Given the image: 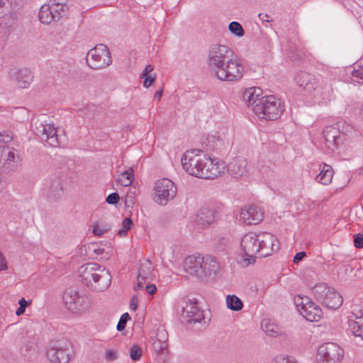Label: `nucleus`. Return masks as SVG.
<instances>
[{"mask_svg":"<svg viewBox=\"0 0 363 363\" xmlns=\"http://www.w3.org/2000/svg\"><path fill=\"white\" fill-rule=\"evenodd\" d=\"M184 169L196 177L214 179L225 172V164L217 158H211L200 150L186 151L181 159Z\"/></svg>","mask_w":363,"mask_h":363,"instance_id":"f257e3e1","label":"nucleus"},{"mask_svg":"<svg viewBox=\"0 0 363 363\" xmlns=\"http://www.w3.org/2000/svg\"><path fill=\"white\" fill-rule=\"evenodd\" d=\"M78 273L82 282L93 291H104L111 285L110 272L96 263L91 262L81 266Z\"/></svg>","mask_w":363,"mask_h":363,"instance_id":"f03ea898","label":"nucleus"},{"mask_svg":"<svg viewBox=\"0 0 363 363\" xmlns=\"http://www.w3.org/2000/svg\"><path fill=\"white\" fill-rule=\"evenodd\" d=\"M284 111V102L272 95L260 97L253 108L254 113L259 119L265 121H275L281 117Z\"/></svg>","mask_w":363,"mask_h":363,"instance_id":"7ed1b4c3","label":"nucleus"},{"mask_svg":"<svg viewBox=\"0 0 363 363\" xmlns=\"http://www.w3.org/2000/svg\"><path fill=\"white\" fill-rule=\"evenodd\" d=\"M315 298L325 307L335 310L342 304V298L336 290L325 284H316L313 289Z\"/></svg>","mask_w":363,"mask_h":363,"instance_id":"20e7f679","label":"nucleus"},{"mask_svg":"<svg viewBox=\"0 0 363 363\" xmlns=\"http://www.w3.org/2000/svg\"><path fill=\"white\" fill-rule=\"evenodd\" d=\"M244 72L245 67L241 60L233 55L218 72H216L215 76L223 82H235L242 78Z\"/></svg>","mask_w":363,"mask_h":363,"instance_id":"39448f33","label":"nucleus"},{"mask_svg":"<svg viewBox=\"0 0 363 363\" xmlns=\"http://www.w3.org/2000/svg\"><path fill=\"white\" fill-rule=\"evenodd\" d=\"M72 352L69 342L64 338L50 340L47 347V358L50 363H68Z\"/></svg>","mask_w":363,"mask_h":363,"instance_id":"423d86ee","label":"nucleus"},{"mask_svg":"<svg viewBox=\"0 0 363 363\" xmlns=\"http://www.w3.org/2000/svg\"><path fill=\"white\" fill-rule=\"evenodd\" d=\"M86 61L88 66L93 69H104L112 62L111 52L104 44H98L90 49L86 54Z\"/></svg>","mask_w":363,"mask_h":363,"instance_id":"0eeeda50","label":"nucleus"},{"mask_svg":"<svg viewBox=\"0 0 363 363\" xmlns=\"http://www.w3.org/2000/svg\"><path fill=\"white\" fill-rule=\"evenodd\" d=\"M233 51L226 45L220 44L212 45L208 51V65L209 68L216 72L233 55Z\"/></svg>","mask_w":363,"mask_h":363,"instance_id":"6e6552de","label":"nucleus"},{"mask_svg":"<svg viewBox=\"0 0 363 363\" xmlns=\"http://www.w3.org/2000/svg\"><path fill=\"white\" fill-rule=\"evenodd\" d=\"M65 307L73 313H82L89 307L88 298L73 288L66 289L62 296Z\"/></svg>","mask_w":363,"mask_h":363,"instance_id":"1a4fd4ad","label":"nucleus"},{"mask_svg":"<svg viewBox=\"0 0 363 363\" xmlns=\"http://www.w3.org/2000/svg\"><path fill=\"white\" fill-rule=\"evenodd\" d=\"M153 200L160 205L165 206L177 194L174 183L169 179L163 178L156 182L154 187Z\"/></svg>","mask_w":363,"mask_h":363,"instance_id":"9d476101","label":"nucleus"},{"mask_svg":"<svg viewBox=\"0 0 363 363\" xmlns=\"http://www.w3.org/2000/svg\"><path fill=\"white\" fill-rule=\"evenodd\" d=\"M344 357V350L337 344L326 342L318 350L317 363H340Z\"/></svg>","mask_w":363,"mask_h":363,"instance_id":"9b49d317","label":"nucleus"},{"mask_svg":"<svg viewBox=\"0 0 363 363\" xmlns=\"http://www.w3.org/2000/svg\"><path fill=\"white\" fill-rule=\"evenodd\" d=\"M260 234L250 232L244 235L240 241V246L244 252L245 256L247 257L245 259L248 260L249 263L250 259L255 257H259V250L260 249Z\"/></svg>","mask_w":363,"mask_h":363,"instance_id":"f8f14e48","label":"nucleus"},{"mask_svg":"<svg viewBox=\"0 0 363 363\" xmlns=\"http://www.w3.org/2000/svg\"><path fill=\"white\" fill-rule=\"evenodd\" d=\"M340 124L330 125L325 128L323 132L324 144L328 149V153L337 150L345 138V134L339 131Z\"/></svg>","mask_w":363,"mask_h":363,"instance_id":"ddd939ff","label":"nucleus"},{"mask_svg":"<svg viewBox=\"0 0 363 363\" xmlns=\"http://www.w3.org/2000/svg\"><path fill=\"white\" fill-rule=\"evenodd\" d=\"M260 249L259 257H265L271 255L279 248V244L274 235L269 233H260Z\"/></svg>","mask_w":363,"mask_h":363,"instance_id":"4468645a","label":"nucleus"},{"mask_svg":"<svg viewBox=\"0 0 363 363\" xmlns=\"http://www.w3.org/2000/svg\"><path fill=\"white\" fill-rule=\"evenodd\" d=\"M16 150L9 145H0V169L9 172L13 169L16 161Z\"/></svg>","mask_w":363,"mask_h":363,"instance_id":"2eb2a0df","label":"nucleus"},{"mask_svg":"<svg viewBox=\"0 0 363 363\" xmlns=\"http://www.w3.org/2000/svg\"><path fill=\"white\" fill-rule=\"evenodd\" d=\"M155 277V271L152 267L151 262L148 259H144L140 263L138 269L137 284L134 287L135 290L140 289L144 287V284L149 279Z\"/></svg>","mask_w":363,"mask_h":363,"instance_id":"dca6fc26","label":"nucleus"},{"mask_svg":"<svg viewBox=\"0 0 363 363\" xmlns=\"http://www.w3.org/2000/svg\"><path fill=\"white\" fill-rule=\"evenodd\" d=\"M228 172L236 179L247 177V161L244 157L233 158L228 165Z\"/></svg>","mask_w":363,"mask_h":363,"instance_id":"f3484780","label":"nucleus"},{"mask_svg":"<svg viewBox=\"0 0 363 363\" xmlns=\"http://www.w3.org/2000/svg\"><path fill=\"white\" fill-rule=\"evenodd\" d=\"M295 81L298 86L308 93L315 91L318 86V79L313 74L306 72L298 73Z\"/></svg>","mask_w":363,"mask_h":363,"instance_id":"a211bd4d","label":"nucleus"},{"mask_svg":"<svg viewBox=\"0 0 363 363\" xmlns=\"http://www.w3.org/2000/svg\"><path fill=\"white\" fill-rule=\"evenodd\" d=\"M263 218V213L259 208L250 206L242 209L240 214V219L246 225H257Z\"/></svg>","mask_w":363,"mask_h":363,"instance_id":"6ab92c4d","label":"nucleus"},{"mask_svg":"<svg viewBox=\"0 0 363 363\" xmlns=\"http://www.w3.org/2000/svg\"><path fill=\"white\" fill-rule=\"evenodd\" d=\"M203 256L200 254L188 256L184 261V269L189 274L201 279Z\"/></svg>","mask_w":363,"mask_h":363,"instance_id":"aec40b11","label":"nucleus"},{"mask_svg":"<svg viewBox=\"0 0 363 363\" xmlns=\"http://www.w3.org/2000/svg\"><path fill=\"white\" fill-rule=\"evenodd\" d=\"M202 261L201 279L216 275L219 272L220 265L215 257L210 255L203 256Z\"/></svg>","mask_w":363,"mask_h":363,"instance_id":"412c9836","label":"nucleus"},{"mask_svg":"<svg viewBox=\"0 0 363 363\" xmlns=\"http://www.w3.org/2000/svg\"><path fill=\"white\" fill-rule=\"evenodd\" d=\"M184 310L186 312V320L188 323H199L204 318L203 311L199 308L195 299L189 300V303H186Z\"/></svg>","mask_w":363,"mask_h":363,"instance_id":"4be33fe9","label":"nucleus"},{"mask_svg":"<svg viewBox=\"0 0 363 363\" xmlns=\"http://www.w3.org/2000/svg\"><path fill=\"white\" fill-rule=\"evenodd\" d=\"M10 76L15 78L17 85L23 89L28 87L32 82L33 77L30 71L27 68H22L20 69H12L9 72Z\"/></svg>","mask_w":363,"mask_h":363,"instance_id":"5701e85b","label":"nucleus"},{"mask_svg":"<svg viewBox=\"0 0 363 363\" xmlns=\"http://www.w3.org/2000/svg\"><path fill=\"white\" fill-rule=\"evenodd\" d=\"M216 212L210 208H203L198 211L196 222L202 227H208L215 223Z\"/></svg>","mask_w":363,"mask_h":363,"instance_id":"b1692460","label":"nucleus"},{"mask_svg":"<svg viewBox=\"0 0 363 363\" xmlns=\"http://www.w3.org/2000/svg\"><path fill=\"white\" fill-rule=\"evenodd\" d=\"M300 314L310 322H318L323 316L321 308L313 301L305 306L303 310L301 311Z\"/></svg>","mask_w":363,"mask_h":363,"instance_id":"393cba45","label":"nucleus"},{"mask_svg":"<svg viewBox=\"0 0 363 363\" xmlns=\"http://www.w3.org/2000/svg\"><path fill=\"white\" fill-rule=\"evenodd\" d=\"M320 173L315 177V181L323 185H328L332 182L334 171L332 167L325 163L320 164Z\"/></svg>","mask_w":363,"mask_h":363,"instance_id":"a878e982","label":"nucleus"},{"mask_svg":"<svg viewBox=\"0 0 363 363\" xmlns=\"http://www.w3.org/2000/svg\"><path fill=\"white\" fill-rule=\"evenodd\" d=\"M225 131V130L223 129L220 131L216 133L214 135L211 134L207 137V141L210 148H217L220 145L228 143V137Z\"/></svg>","mask_w":363,"mask_h":363,"instance_id":"bb28decb","label":"nucleus"},{"mask_svg":"<svg viewBox=\"0 0 363 363\" xmlns=\"http://www.w3.org/2000/svg\"><path fill=\"white\" fill-rule=\"evenodd\" d=\"M261 89L256 87H250L246 89L242 94V99L247 106H252V108L257 104V101L259 100Z\"/></svg>","mask_w":363,"mask_h":363,"instance_id":"cd10ccee","label":"nucleus"},{"mask_svg":"<svg viewBox=\"0 0 363 363\" xmlns=\"http://www.w3.org/2000/svg\"><path fill=\"white\" fill-rule=\"evenodd\" d=\"M47 129V145L53 147H60L62 143V135L57 133V128L53 124H48Z\"/></svg>","mask_w":363,"mask_h":363,"instance_id":"c85d7f7f","label":"nucleus"},{"mask_svg":"<svg viewBox=\"0 0 363 363\" xmlns=\"http://www.w3.org/2000/svg\"><path fill=\"white\" fill-rule=\"evenodd\" d=\"M263 331L269 336L276 337L281 333V327L271 320H264L262 323Z\"/></svg>","mask_w":363,"mask_h":363,"instance_id":"c756f323","label":"nucleus"},{"mask_svg":"<svg viewBox=\"0 0 363 363\" xmlns=\"http://www.w3.org/2000/svg\"><path fill=\"white\" fill-rule=\"evenodd\" d=\"M348 330L354 336L359 337L362 340H363V319L357 320L354 318H349Z\"/></svg>","mask_w":363,"mask_h":363,"instance_id":"7c9ffc66","label":"nucleus"},{"mask_svg":"<svg viewBox=\"0 0 363 363\" xmlns=\"http://www.w3.org/2000/svg\"><path fill=\"white\" fill-rule=\"evenodd\" d=\"M48 9L49 10L52 19L53 21L58 20L60 17L64 13L67 9L68 6L67 4H63L62 5H50L47 4Z\"/></svg>","mask_w":363,"mask_h":363,"instance_id":"2f4dec72","label":"nucleus"},{"mask_svg":"<svg viewBox=\"0 0 363 363\" xmlns=\"http://www.w3.org/2000/svg\"><path fill=\"white\" fill-rule=\"evenodd\" d=\"M226 306L229 309L234 311H239L243 307L242 301L235 295L227 296Z\"/></svg>","mask_w":363,"mask_h":363,"instance_id":"473e14b6","label":"nucleus"},{"mask_svg":"<svg viewBox=\"0 0 363 363\" xmlns=\"http://www.w3.org/2000/svg\"><path fill=\"white\" fill-rule=\"evenodd\" d=\"M134 179L133 171L130 169L121 173L118 177V182L123 186L131 185Z\"/></svg>","mask_w":363,"mask_h":363,"instance_id":"72a5a7b5","label":"nucleus"},{"mask_svg":"<svg viewBox=\"0 0 363 363\" xmlns=\"http://www.w3.org/2000/svg\"><path fill=\"white\" fill-rule=\"evenodd\" d=\"M294 301L299 313H301V311L303 310L305 306L312 301L308 296H301L300 295L296 296Z\"/></svg>","mask_w":363,"mask_h":363,"instance_id":"f704fd0d","label":"nucleus"},{"mask_svg":"<svg viewBox=\"0 0 363 363\" xmlns=\"http://www.w3.org/2000/svg\"><path fill=\"white\" fill-rule=\"evenodd\" d=\"M111 226L104 223H96L93 226V233L97 236H101L110 230Z\"/></svg>","mask_w":363,"mask_h":363,"instance_id":"c9c22d12","label":"nucleus"},{"mask_svg":"<svg viewBox=\"0 0 363 363\" xmlns=\"http://www.w3.org/2000/svg\"><path fill=\"white\" fill-rule=\"evenodd\" d=\"M229 30L238 37L244 35L245 32L241 24L237 21H232L228 26Z\"/></svg>","mask_w":363,"mask_h":363,"instance_id":"e433bc0d","label":"nucleus"},{"mask_svg":"<svg viewBox=\"0 0 363 363\" xmlns=\"http://www.w3.org/2000/svg\"><path fill=\"white\" fill-rule=\"evenodd\" d=\"M152 350L157 354H163L167 349V343L157 340L155 338L152 339Z\"/></svg>","mask_w":363,"mask_h":363,"instance_id":"4c0bfd02","label":"nucleus"},{"mask_svg":"<svg viewBox=\"0 0 363 363\" xmlns=\"http://www.w3.org/2000/svg\"><path fill=\"white\" fill-rule=\"evenodd\" d=\"M349 318H354L359 320L363 319V303L354 304L352 308V315Z\"/></svg>","mask_w":363,"mask_h":363,"instance_id":"58836bf2","label":"nucleus"},{"mask_svg":"<svg viewBox=\"0 0 363 363\" xmlns=\"http://www.w3.org/2000/svg\"><path fill=\"white\" fill-rule=\"evenodd\" d=\"M133 221L130 218H125L122 222L121 228L118 230V235L121 237H124L127 235L128 230L131 228Z\"/></svg>","mask_w":363,"mask_h":363,"instance_id":"ea45409f","label":"nucleus"},{"mask_svg":"<svg viewBox=\"0 0 363 363\" xmlns=\"http://www.w3.org/2000/svg\"><path fill=\"white\" fill-rule=\"evenodd\" d=\"M129 355L132 360H139L142 355V350L140 347L137 345H133L129 350Z\"/></svg>","mask_w":363,"mask_h":363,"instance_id":"a19ab883","label":"nucleus"},{"mask_svg":"<svg viewBox=\"0 0 363 363\" xmlns=\"http://www.w3.org/2000/svg\"><path fill=\"white\" fill-rule=\"evenodd\" d=\"M153 338L162 341L163 342L167 343L168 333L163 327H159L157 329L156 335Z\"/></svg>","mask_w":363,"mask_h":363,"instance_id":"79ce46f5","label":"nucleus"},{"mask_svg":"<svg viewBox=\"0 0 363 363\" xmlns=\"http://www.w3.org/2000/svg\"><path fill=\"white\" fill-rule=\"evenodd\" d=\"M352 77L362 79L363 81V59L357 64V68L352 71Z\"/></svg>","mask_w":363,"mask_h":363,"instance_id":"37998d69","label":"nucleus"},{"mask_svg":"<svg viewBox=\"0 0 363 363\" xmlns=\"http://www.w3.org/2000/svg\"><path fill=\"white\" fill-rule=\"evenodd\" d=\"M130 319V317L128 313H123L121 316L119 321L117 324V330L118 331H122L123 330H124L125 328L127 321Z\"/></svg>","mask_w":363,"mask_h":363,"instance_id":"c03bdc74","label":"nucleus"},{"mask_svg":"<svg viewBox=\"0 0 363 363\" xmlns=\"http://www.w3.org/2000/svg\"><path fill=\"white\" fill-rule=\"evenodd\" d=\"M10 10V4L8 0H0V17L6 15Z\"/></svg>","mask_w":363,"mask_h":363,"instance_id":"a18cd8bd","label":"nucleus"},{"mask_svg":"<svg viewBox=\"0 0 363 363\" xmlns=\"http://www.w3.org/2000/svg\"><path fill=\"white\" fill-rule=\"evenodd\" d=\"M120 196L117 192L110 194L106 199V201L108 204L116 205L118 203Z\"/></svg>","mask_w":363,"mask_h":363,"instance_id":"49530a36","label":"nucleus"},{"mask_svg":"<svg viewBox=\"0 0 363 363\" xmlns=\"http://www.w3.org/2000/svg\"><path fill=\"white\" fill-rule=\"evenodd\" d=\"M13 135L10 131L0 132V143H7L12 140Z\"/></svg>","mask_w":363,"mask_h":363,"instance_id":"de8ad7c7","label":"nucleus"},{"mask_svg":"<svg viewBox=\"0 0 363 363\" xmlns=\"http://www.w3.org/2000/svg\"><path fill=\"white\" fill-rule=\"evenodd\" d=\"M354 245L357 248L363 247V234H355L354 235Z\"/></svg>","mask_w":363,"mask_h":363,"instance_id":"09e8293b","label":"nucleus"},{"mask_svg":"<svg viewBox=\"0 0 363 363\" xmlns=\"http://www.w3.org/2000/svg\"><path fill=\"white\" fill-rule=\"evenodd\" d=\"M105 357L109 361H114L118 358L117 352L114 350H108L106 352Z\"/></svg>","mask_w":363,"mask_h":363,"instance_id":"8fccbe9b","label":"nucleus"},{"mask_svg":"<svg viewBox=\"0 0 363 363\" xmlns=\"http://www.w3.org/2000/svg\"><path fill=\"white\" fill-rule=\"evenodd\" d=\"M144 78L143 86L145 88L150 87L155 80V77L152 76H146Z\"/></svg>","mask_w":363,"mask_h":363,"instance_id":"3c124183","label":"nucleus"},{"mask_svg":"<svg viewBox=\"0 0 363 363\" xmlns=\"http://www.w3.org/2000/svg\"><path fill=\"white\" fill-rule=\"evenodd\" d=\"M153 69H154V67H153V66H152V65H147V66L145 67V69H144V70L143 71V72L140 74V78H143V77H146V76H149V75H148V74H149V73H150V72H152L153 71Z\"/></svg>","mask_w":363,"mask_h":363,"instance_id":"603ef678","label":"nucleus"},{"mask_svg":"<svg viewBox=\"0 0 363 363\" xmlns=\"http://www.w3.org/2000/svg\"><path fill=\"white\" fill-rule=\"evenodd\" d=\"M7 262L5 260L3 254L0 252V271H4L7 269Z\"/></svg>","mask_w":363,"mask_h":363,"instance_id":"864d4df0","label":"nucleus"},{"mask_svg":"<svg viewBox=\"0 0 363 363\" xmlns=\"http://www.w3.org/2000/svg\"><path fill=\"white\" fill-rule=\"evenodd\" d=\"M146 291L150 295H153L157 291V288L154 284H147L145 286Z\"/></svg>","mask_w":363,"mask_h":363,"instance_id":"5fc2aeb1","label":"nucleus"},{"mask_svg":"<svg viewBox=\"0 0 363 363\" xmlns=\"http://www.w3.org/2000/svg\"><path fill=\"white\" fill-rule=\"evenodd\" d=\"M306 256V253L305 252H300L296 254V255L294 257V262L298 263L299 261H301L304 257Z\"/></svg>","mask_w":363,"mask_h":363,"instance_id":"6e6d98bb","label":"nucleus"},{"mask_svg":"<svg viewBox=\"0 0 363 363\" xmlns=\"http://www.w3.org/2000/svg\"><path fill=\"white\" fill-rule=\"evenodd\" d=\"M137 303L138 298L135 296H133L130 300V308L131 310L135 311L137 309Z\"/></svg>","mask_w":363,"mask_h":363,"instance_id":"4d7b16f0","label":"nucleus"},{"mask_svg":"<svg viewBox=\"0 0 363 363\" xmlns=\"http://www.w3.org/2000/svg\"><path fill=\"white\" fill-rule=\"evenodd\" d=\"M258 17L263 23L272 21V20L269 19V15L267 13H259Z\"/></svg>","mask_w":363,"mask_h":363,"instance_id":"13d9d810","label":"nucleus"},{"mask_svg":"<svg viewBox=\"0 0 363 363\" xmlns=\"http://www.w3.org/2000/svg\"><path fill=\"white\" fill-rule=\"evenodd\" d=\"M67 0H49L48 4L50 5H62L63 4H66Z\"/></svg>","mask_w":363,"mask_h":363,"instance_id":"bf43d9fd","label":"nucleus"},{"mask_svg":"<svg viewBox=\"0 0 363 363\" xmlns=\"http://www.w3.org/2000/svg\"><path fill=\"white\" fill-rule=\"evenodd\" d=\"M19 306H23V308H26L30 304V301H26L24 298H21L18 300Z\"/></svg>","mask_w":363,"mask_h":363,"instance_id":"052dcab7","label":"nucleus"},{"mask_svg":"<svg viewBox=\"0 0 363 363\" xmlns=\"http://www.w3.org/2000/svg\"><path fill=\"white\" fill-rule=\"evenodd\" d=\"M272 363H294L289 362L288 359L284 358V357H277L274 359Z\"/></svg>","mask_w":363,"mask_h":363,"instance_id":"680f3d73","label":"nucleus"},{"mask_svg":"<svg viewBox=\"0 0 363 363\" xmlns=\"http://www.w3.org/2000/svg\"><path fill=\"white\" fill-rule=\"evenodd\" d=\"M43 8H44V5H43L40 9V11H39V13H38V17H39V20L42 23H45V21H44V11H43Z\"/></svg>","mask_w":363,"mask_h":363,"instance_id":"e2e57ef3","label":"nucleus"},{"mask_svg":"<svg viewBox=\"0 0 363 363\" xmlns=\"http://www.w3.org/2000/svg\"><path fill=\"white\" fill-rule=\"evenodd\" d=\"M25 310H26V308H23V306H19V307L18 308V309L16 310V314L18 316H19V315H22L23 313H24Z\"/></svg>","mask_w":363,"mask_h":363,"instance_id":"0e129e2a","label":"nucleus"},{"mask_svg":"<svg viewBox=\"0 0 363 363\" xmlns=\"http://www.w3.org/2000/svg\"><path fill=\"white\" fill-rule=\"evenodd\" d=\"M162 89L157 90L155 94V98H157L158 100H160L162 96Z\"/></svg>","mask_w":363,"mask_h":363,"instance_id":"69168bd1","label":"nucleus"},{"mask_svg":"<svg viewBox=\"0 0 363 363\" xmlns=\"http://www.w3.org/2000/svg\"><path fill=\"white\" fill-rule=\"evenodd\" d=\"M55 184H56V189H57L60 191H62V185L61 182L59 179L55 181Z\"/></svg>","mask_w":363,"mask_h":363,"instance_id":"338daca9","label":"nucleus"},{"mask_svg":"<svg viewBox=\"0 0 363 363\" xmlns=\"http://www.w3.org/2000/svg\"><path fill=\"white\" fill-rule=\"evenodd\" d=\"M125 203V206L128 207H129L130 206V204H133L131 197H130L129 199L126 198Z\"/></svg>","mask_w":363,"mask_h":363,"instance_id":"774afa93","label":"nucleus"}]
</instances>
